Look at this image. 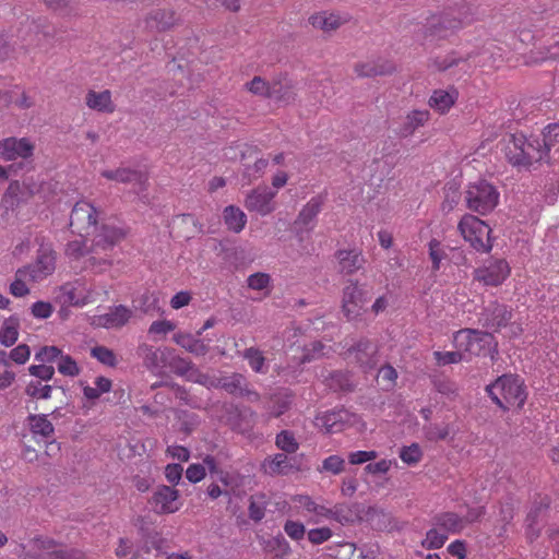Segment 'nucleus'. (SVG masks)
Returning <instances> with one entry per match:
<instances>
[{
    "label": "nucleus",
    "instance_id": "obj_52",
    "mask_svg": "<svg viewBox=\"0 0 559 559\" xmlns=\"http://www.w3.org/2000/svg\"><path fill=\"white\" fill-rule=\"evenodd\" d=\"M400 457L404 463L415 465L421 460L423 451L417 443H412L401 449Z\"/></svg>",
    "mask_w": 559,
    "mask_h": 559
},
{
    "label": "nucleus",
    "instance_id": "obj_33",
    "mask_svg": "<svg viewBox=\"0 0 559 559\" xmlns=\"http://www.w3.org/2000/svg\"><path fill=\"white\" fill-rule=\"evenodd\" d=\"M457 95L455 88L436 90L429 98V106L440 114H444L455 104Z\"/></svg>",
    "mask_w": 559,
    "mask_h": 559
},
{
    "label": "nucleus",
    "instance_id": "obj_5",
    "mask_svg": "<svg viewBox=\"0 0 559 559\" xmlns=\"http://www.w3.org/2000/svg\"><path fill=\"white\" fill-rule=\"evenodd\" d=\"M453 340L457 349L471 356H490L495 360L498 355V343L492 333L487 331L462 329L454 333Z\"/></svg>",
    "mask_w": 559,
    "mask_h": 559
},
{
    "label": "nucleus",
    "instance_id": "obj_40",
    "mask_svg": "<svg viewBox=\"0 0 559 559\" xmlns=\"http://www.w3.org/2000/svg\"><path fill=\"white\" fill-rule=\"evenodd\" d=\"M221 386L229 394L235 396H242L246 392V385L248 384L246 378L240 373H233L221 380Z\"/></svg>",
    "mask_w": 559,
    "mask_h": 559
},
{
    "label": "nucleus",
    "instance_id": "obj_20",
    "mask_svg": "<svg viewBox=\"0 0 559 559\" xmlns=\"http://www.w3.org/2000/svg\"><path fill=\"white\" fill-rule=\"evenodd\" d=\"M377 354V345L367 338H361L347 349L346 357L355 360L364 368L372 369L379 361Z\"/></svg>",
    "mask_w": 559,
    "mask_h": 559
},
{
    "label": "nucleus",
    "instance_id": "obj_25",
    "mask_svg": "<svg viewBox=\"0 0 559 559\" xmlns=\"http://www.w3.org/2000/svg\"><path fill=\"white\" fill-rule=\"evenodd\" d=\"M294 502L298 503L299 507L304 508L307 512L313 513L316 519L312 520L313 523H319L320 519H333L336 521H341L338 511L336 509H329L324 506L317 503L309 496L298 495L294 497Z\"/></svg>",
    "mask_w": 559,
    "mask_h": 559
},
{
    "label": "nucleus",
    "instance_id": "obj_44",
    "mask_svg": "<svg viewBox=\"0 0 559 559\" xmlns=\"http://www.w3.org/2000/svg\"><path fill=\"white\" fill-rule=\"evenodd\" d=\"M25 393L32 399L49 400L52 393V385L43 384L39 380H32L26 384Z\"/></svg>",
    "mask_w": 559,
    "mask_h": 559
},
{
    "label": "nucleus",
    "instance_id": "obj_63",
    "mask_svg": "<svg viewBox=\"0 0 559 559\" xmlns=\"http://www.w3.org/2000/svg\"><path fill=\"white\" fill-rule=\"evenodd\" d=\"M429 257L432 261L433 270H439L441 261L445 257V252L441 247V242L437 239H431L429 241Z\"/></svg>",
    "mask_w": 559,
    "mask_h": 559
},
{
    "label": "nucleus",
    "instance_id": "obj_32",
    "mask_svg": "<svg viewBox=\"0 0 559 559\" xmlns=\"http://www.w3.org/2000/svg\"><path fill=\"white\" fill-rule=\"evenodd\" d=\"M85 103L88 108L99 112L111 114L115 111V105L111 100V93L108 90L103 92L90 91L86 94Z\"/></svg>",
    "mask_w": 559,
    "mask_h": 559
},
{
    "label": "nucleus",
    "instance_id": "obj_21",
    "mask_svg": "<svg viewBox=\"0 0 559 559\" xmlns=\"http://www.w3.org/2000/svg\"><path fill=\"white\" fill-rule=\"evenodd\" d=\"M354 417L344 408L334 409L319 414L314 419V425L325 433H335L342 431L345 425L349 424Z\"/></svg>",
    "mask_w": 559,
    "mask_h": 559
},
{
    "label": "nucleus",
    "instance_id": "obj_34",
    "mask_svg": "<svg viewBox=\"0 0 559 559\" xmlns=\"http://www.w3.org/2000/svg\"><path fill=\"white\" fill-rule=\"evenodd\" d=\"M321 207V199L312 198L306 205H304V207L298 214L295 224L302 227L306 230L312 229L314 225V219L317 215L320 213Z\"/></svg>",
    "mask_w": 559,
    "mask_h": 559
},
{
    "label": "nucleus",
    "instance_id": "obj_4",
    "mask_svg": "<svg viewBox=\"0 0 559 559\" xmlns=\"http://www.w3.org/2000/svg\"><path fill=\"white\" fill-rule=\"evenodd\" d=\"M492 402L502 409L522 407L526 401L524 381L516 374H503L486 388Z\"/></svg>",
    "mask_w": 559,
    "mask_h": 559
},
{
    "label": "nucleus",
    "instance_id": "obj_58",
    "mask_svg": "<svg viewBox=\"0 0 559 559\" xmlns=\"http://www.w3.org/2000/svg\"><path fill=\"white\" fill-rule=\"evenodd\" d=\"M248 287L253 290H264L270 287L271 276L266 273L258 272L251 274L248 280Z\"/></svg>",
    "mask_w": 559,
    "mask_h": 559
},
{
    "label": "nucleus",
    "instance_id": "obj_10",
    "mask_svg": "<svg viewBox=\"0 0 559 559\" xmlns=\"http://www.w3.org/2000/svg\"><path fill=\"white\" fill-rule=\"evenodd\" d=\"M35 145L27 138H14L10 136L3 140H0V156L8 162L15 160L17 158H22L23 168L27 169L32 168V157L34 155Z\"/></svg>",
    "mask_w": 559,
    "mask_h": 559
},
{
    "label": "nucleus",
    "instance_id": "obj_41",
    "mask_svg": "<svg viewBox=\"0 0 559 559\" xmlns=\"http://www.w3.org/2000/svg\"><path fill=\"white\" fill-rule=\"evenodd\" d=\"M263 467L270 475H285L290 468L288 457L285 453H277L264 461Z\"/></svg>",
    "mask_w": 559,
    "mask_h": 559
},
{
    "label": "nucleus",
    "instance_id": "obj_19",
    "mask_svg": "<svg viewBox=\"0 0 559 559\" xmlns=\"http://www.w3.org/2000/svg\"><path fill=\"white\" fill-rule=\"evenodd\" d=\"M133 317V310L124 305L110 307L108 312L93 318L92 324L104 329H120Z\"/></svg>",
    "mask_w": 559,
    "mask_h": 559
},
{
    "label": "nucleus",
    "instance_id": "obj_17",
    "mask_svg": "<svg viewBox=\"0 0 559 559\" xmlns=\"http://www.w3.org/2000/svg\"><path fill=\"white\" fill-rule=\"evenodd\" d=\"M179 491L173 487L160 485L150 499L152 509L157 514H170L179 510Z\"/></svg>",
    "mask_w": 559,
    "mask_h": 559
},
{
    "label": "nucleus",
    "instance_id": "obj_64",
    "mask_svg": "<svg viewBox=\"0 0 559 559\" xmlns=\"http://www.w3.org/2000/svg\"><path fill=\"white\" fill-rule=\"evenodd\" d=\"M450 433L449 426L429 425L425 427V436L429 441L444 440Z\"/></svg>",
    "mask_w": 559,
    "mask_h": 559
},
{
    "label": "nucleus",
    "instance_id": "obj_60",
    "mask_svg": "<svg viewBox=\"0 0 559 559\" xmlns=\"http://www.w3.org/2000/svg\"><path fill=\"white\" fill-rule=\"evenodd\" d=\"M28 372L31 376L38 378L39 381H49L55 376V368L52 366H47L44 362H41L40 365L29 366Z\"/></svg>",
    "mask_w": 559,
    "mask_h": 559
},
{
    "label": "nucleus",
    "instance_id": "obj_54",
    "mask_svg": "<svg viewBox=\"0 0 559 559\" xmlns=\"http://www.w3.org/2000/svg\"><path fill=\"white\" fill-rule=\"evenodd\" d=\"M58 371L63 376L76 377L80 373V368L71 356L61 354L58 361Z\"/></svg>",
    "mask_w": 559,
    "mask_h": 559
},
{
    "label": "nucleus",
    "instance_id": "obj_14",
    "mask_svg": "<svg viewBox=\"0 0 559 559\" xmlns=\"http://www.w3.org/2000/svg\"><path fill=\"white\" fill-rule=\"evenodd\" d=\"M22 269L29 273V282H41L56 270V252L50 247L41 246L35 261Z\"/></svg>",
    "mask_w": 559,
    "mask_h": 559
},
{
    "label": "nucleus",
    "instance_id": "obj_62",
    "mask_svg": "<svg viewBox=\"0 0 559 559\" xmlns=\"http://www.w3.org/2000/svg\"><path fill=\"white\" fill-rule=\"evenodd\" d=\"M62 350L56 346H44L35 354V359L40 362H52L59 359Z\"/></svg>",
    "mask_w": 559,
    "mask_h": 559
},
{
    "label": "nucleus",
    "instance_id": "obj_43",
    "mask_svg": "<svg viewBox=\"0 0 559 559\" xmlns=\"http://www.w3.org/2000/svg\"><path fill=\"white\" fill-rule=\"evenodd\" d=\"M242 357L248 361L251 369L257 373H266L265 357L257 347H249L242 353Z\"/></svg>",
    "mask_w": 559,
    "mask_h": 559
},
{
    "label": "nucleus",
    "instance_id": "obj_30",
    "mask_svg": "<svg viewBox=\"0 0 559 559\" xmlns=\"http://www.w3.org/2000/svg\"><path fill=\"white\" fill-rule=\"evenodd\" d=\"M432 526L440 528L445 535L457 534L464 528V520L454 512H441L431 519Z\"/></svg>",
    "mask_w": 559,
    "mask_h": 559
},
{
    "label": "nucleus",
    "instance_id": "obj_8",
    "mask_svg": "<svg viewBox=\"0 0 559 559\" xmlns=\"http://www.w3.org/2000/svg\"><path fill=\"white\" fill-rule=\"evenodd\" d=\"M465 202L471 211L486 215L498 205L499 192L492 183L479 180L468 185L465 191Z\"/></svg>",
    "mask_w": 559,
    "mask_h": 559
},
{
    "label": "nucleus",
    "instance_id": "obj_46",
    "mask_svg": "<svg viewBox=\"0 0 559 559\" xmlns=\"http://www.w3.org/2000/svg\"><path fill=\"white\" fill-rule=\"evenodd\" d=\"M275 444L285 453H295L299 449V444L295 436L289 430H282L276 435Z\"/></svg>",
    "mask_w": 559,
    "mask_h": 559
},
{
    "label": "nucleus",
    "instance_id": "obj_37",
    "mask_svg": "<svg viewBox=\"0 0 559 559\" xmlns=\"http://www.w3.org/2000/svg\"><path fill=\"white\" fill-rule=\"evenodd\" d=\"M223 217L227 228L234 233H240L247 224L246 214L239 207L234 205L225 207Z\"/></svg>",
    "mask_w": 559,
    "mask_h": 559
},
{
    "label": "nucleus",
    "instance_id": "obj_2",
    "mask_svg": "<svg viewBox=\"0 0 559 559\" xmlns=\"http://www.w3.org/2000/svg\"><path fill=\"white\" fill-rule=\"evenodd\" d=\"M539 136L526 138L522 133L508 134L503 139L502 152L513 167L528 170L535 163L546 162Z\"/></svg>",
    "mask_w": 559,
    "mask_h": 559
},
{
    "label": "nucleus",
    "instance_id": "obj_28",
    "mask_svg": "<svg viewBox=\"0 0 559 559\" xmlns=\"http://www.w3.org/2000/svg\"><path fill=\"white\" fill-rule=\"evenodd\" d=\"M27 426L35 439L41 438L45 442L53 437L55 427L45 414H31L26 418Z\"/></svg>",
    "mask_w": 559,
    "mask_h": 559
},
{
    "label": "nucleus",
    "instance_id": "obj_35",
    "mask_svg": "<svg viewBox=\"0 0 559 559\" xmlns=\"http://www.w3.org/2000/svg\"><path fill=\"white\" fill-rule=\"evenodd\" d=\"M261 546L266 554H274L276 559H285L292 554V547L282 534L269 539H262Z\"/></svg>",
    "mask_w": 559,
    "mask_h": 559
},
{
    "label": "nucleus",
    "instance_id": "obj_23",
    "mask_svg": "<svg viewBox=\"0 0 559 559\" xmlns=\"http://www.w3.org/2000/svg\"><path fill=\"white\" fill-rule=\"evenodd\" d=\"M356 74L361 78H372L377 75H388L395 71L392 61L383 58L358 62L354 68Z\"/></svg>",
    "mask_w": 559,
    "mask_h": 559
},
{
    "label": "nucleus",
    "instance_id": "obj_56",
    "mask_svg": "<svg viewBox=\"0 0 559 559\" xmlns=\"http://www.w3.org/2000/svg\"><path fill=\"white\" fill-rule=\"evenodd\" d=\"M345 461L338 455H330L322 462L320 472H329L338 475L344 471Z\"/></svg>",
    "mask_w": 559,
    "mask_h": 559
},
{
    "label": "nucleus",
    "instance_id": "obj_50",
    "mask_svg": "<svg viewBox=\"0 0 559 559\" xmlns=\"http://www.w3.org/2000/svg\"><path fill=\"white\" fill-rule=\"evenodd\" d=\"M472 57V53L467 55L465 58L457 56L455 51L450 52L444 57H437L433 59V66L439 71H445L452 67L457 66L461 61H466Z\"/></svg>",
    "mask_w": 559,
    "mask_h": 559
},
{
    "label": "nucleus",
    "instance_id": "obj_38",
    "mask_svg": "<svg viewBox=\"0 0 559 559\" xmlns=\"http://www.w3.org/2000/svg\"><path fill=\"white\" fill-rule=\"evenodd\" d=\"M20 320L15 316L5 319L0 328V343L10 347L15 344L19 338Z\"/></svg>",
    "mask_w": 559,
    "mask_h": 559
},
{
    "label": "nucleus",
    "instance_id": "obj_45",
    "mask_svg": "<svg viewBox=\"0 0 559 559\" xmlns=\"http://www.w3.org/2000/svg\"><path fill=\"white\" fill-rule=\"evenodd\" d=\"M448 536L437 526H433L426 533V537L421 540V546L426 549H439L445 542Z\"/></svg>",
    "mask_w": 559,
    "mask_h": 559
},
{
    "label": "nucleus",
    "instance_id": "obj_15",
    "mask_svg": "<svg viewBox=\"0 0 559 559\" xmlns=\"http://www.w3.org/2000/svg\"><path fill=\"white\" fill-rule=\"evenodd\" d=\"M275 195L276 191L271 190L269 187H258L246 195L243 205L249 212L266 216L275 210Z\"/></svg>",
    "mask_w": 559,
    "mask_h": 559
},
{
    "label": "nucleus",
    "instance_id": "obj_26",
    "mask_svg": "<svg viewBox=\"0 0 559 559\" xmlns=\"http://www.w3.org/2000/svg\"><path fill=\"white\" fill-rule=\"evenodd\" d=\"M249 92L254 95L274 98L280 102L290 103L293 95L289 94L287 97L280 95L281 88H277V84H269L261 76H254L250 82L246 84Z\"/></svg>",
    "mask_w": 559,
    "mask_h": 559
},
{
    "label": "nucleus",
    "instance_id": "obj_24",
    "mask_svg": "<svg viewBox=\"0 0 559 559\" xmlns=\"http://www.w3.org/2000/svg\"><path fill=\"white\" fill-rule=\"evenodd\" d=\"M542 150L545 151L546 163L559 158V123H549L539 136Z\"/></svg>",
    "mask_w": 559,
    "mask_h": 559
},
{
    "label": "nucleus",
    "instance_id": "obj_27",
    "mask_svg": "<svg viewBox=\"0 0 559 559\" xmlns=\"http://www.w3.org/2000/svg\"><path fill=\"white\" fill-rule=\"evenodd\" d=\"M336 259L338 261L340 271L344 274L352 275L362 269L366 260L361 251L357 249L352 250H338L336 252Z\"/></svg>",
    "mask_w": 559,
    "mask_h": 559
},
{
    "label": "nucleus",
    "instance_id": "obj_13",
    "mask_svg": "<svg viewBox=\"0 0 559 559\" xmlns=\"http://www.w3.org/2000/svg\"><path fill=\"white\" fill-rule=\"evenodd\" d=\"M512 319V310L498 301L489 302L478 316L480 325L492 332H499L506 328Z\"/></svg>",
    "mask_w": 559,
    "mask_h": 559
},
{
    "label": "nucleus",
    "instance_id": "obj_9",
    "mask_svg": "<svg viewBox=\"0 0 559 559\" xmlns=\"http://www.w3.org/2000/svg\"><path fill=\"white\" fill-rule=\"evenodd\" d=\"M459 230L464 240L478 252H489L492 248L490 227L478 217L466 214L459 223Z\"/></svg>",
    "mask_w": 559,
    "mask_h": 559
},
{
    "label": "nucleus",
    "instance_id": "obj_31",
    "mask_svg": "<svg viewBox=\"0 0 559 559\" xmlns=\"http://www.w3.org/2000/svg\"><path fill=\"white\" fill-rule=\"evenodd\" d=\"M145 24L152 31L165 32L176 24L175 12L166 9H156L146 16Z\"/></svg>",
    "mask_w": 559,
    "mask_h": 559
},
{
    "label": "nucleus",
    "instance_id": "obj_11",
    "mask_svg": "<svg viewBox=\"0 0 559 559\" xmlns=\"http://www.w3.org/2000/svg\"><path fill=\"white\" fill-rule=\"evenodd\" d=\"M368 293L358 282L349 281L343 289L342 309L348 320H356L365 311L368 302Z\"/></svg>",
    "mask_w": 559,
    "mask_h": 559
},
{
    "label": "nucleus",
    "instance_id": "obj_16",
    "mask_svg": "<svg viewBox=\"0 0 559 559\" xmlns=\"http://www.w3.org/2000/svg\"><path fill=\"white\" fill-rule=\"evenodd\" d=\"M100 175L108 180H114L120 183H131L133 186V191L136 194H140L147 189L148 177L141 170L120 167L115 170H103Z\"/></svg>",
    "mask_w": 559,
    "mask_h": 559
},
{
    "label": "nucleus",
    "instance_id": "obj_22",
    "mask_svg": "<svg viewBox=\"0 0 559 559\" xmlns=\"http://www.w3.org/2000/svg\"><path fill=\"white\" fill-rule=\"evenodd\" d=\"M136 354L142 359L144 367L154 372L167 365L171 349L168 347L155 348L150 344L142 343L138 346Z\"/></svg>",
    "mask_w": 559,
    "mask_h": 559
},
{
    "label": "nucleus",
    "instance_id": "obj_55",
    "mask_svg": "<svg viewBox=\"0 0 559 559\" xmlns=\"http://www.w3.org/2000/svg\"><path fill=\"white\" fill-rule=\"evenodd\" d=\"M325 345L321 342L311 343L310 347H305L304 354L300 357V364H307L323 357L326 353L324 352Z\"/></svg>",
    "mask_w": 559,
    "mask_h": 559
},
{
    "label": "nucleus",
    "instance_id": "obj_47",
    "mask_svg": "<svg viewBox=\"0 0 559 559\" xmlns=\"http://www.w3.org/2000/svg\"><path fill=\"white\" fill-rule=\"evenodd\" d=\"M269 165V160L265 158H258L252 165H245L242 177L247 180L248 183L260 178L266 167Z\"/></svg>",
    "mask_w": 559,
    "mask_h": 559
},
{
    "label": "nucleus",
    "instance_id": "obj_36",
    "mask_svg": "<svg viewBox=\"0 0 559 559\" xmlns=\"http://www.w3.org/2000/svg\"><path fill=\"white\" fill-rule=\"evenodd\" d=\"M173 340L187 352L197 356H204L209 352V346L192 334L177 333L174 335Z\"/></svg>",
    "mask_w": 559,
    "mask_h": 559
},
{
    "label": "nucleus",
    "instance_id": "obj_18",
    "mask_svg": "<svg viewBox=\"0 0 559 559\" xmlns=\"http://www.w3.org/2000/svg\"><path fill=\"white\" fill-rule=\"evenodd\" d=\"M510 274V266L506 260L490 261L487 265L474 271V278L488 286H498Z\"/></svg>",
    "mask_w": 559,
    "mask_h": 559
},
{
    "label": "nucleus",
    "instance_id": "obj_49",
    "mask_svg": "<svg viewBox=\"0 0 559 559\" xmlns=\"http://www.w3.org/2000/svg\"><path fill=\"white\" fill-rule=\"evenodd\" d=\"M91 356L108 367H116L118 364L117 356L114 350L106 346L93 347L91 349Z\"/></svg>",
    "mask_w": 559,
    "mask_h": 559
},
{
    "label": "nucleus",
    "instance_id": "obj_48",
    "mask_svg": "<svg viewBox=\"0 0 559 559\" xmlns=\"http://www.w3.org/2000/svg\"><path fill=\"white\" fill-rule=\"evenodd\" d=\"M166 366H168L177 376H186L190 370L193 369V364L190 360L174 355L173 349Z\"/></svg>",
    "mask_w": 559,
    "mask_h": 559
},
{
    "label": "nucleus",
    "instance_id": "obj_53",
    "mask_svg": "<svg viewBox=\"0 0 559 559\" xmlns=\"http://www.w3.org/2000/svg\"><path fill=\"white\" fill-rule=\"evenodd\" d=\"M91 253V249L88 250L86 248L85 241L81 239H75L72 241H69L66 246V255L70 260H79L82 257H84L87 253Z\"/></svg>",
    "mask_w": 559,
    "mask_h": 559
},
{
    "label": "nucleus",
    "instance_id": "obj_39",
    "mask_svg": "<svg viewBox=\"0 0 559 559\" xmlns=\"http://www.w3.org/2000/svg\"><path fill=\"white\" fill-rule=\"evenodd\" d=\"M309 23L316 28L330 32L338 28L343 22L338 15L322 12L311 15Z\"/></svg>",
    "mask_w": 559,
    "mask_h": 559
},
{
    "label": "nucleus",
    "instance_id": "obj_61",
    "mask_svg": "<svg viewBox=\"0 0 559 559\" xmlns=\"http://www.w3.org/2000/svg\"><path fill=\"white\" fill-rule=\"evenodd\" d=\"M308 540L313 545H321L328 542L332 536L333 532L330 527H318L312 528L308 532Z\"/></svg>",
    "mask_w": 559,
    "mask_h": 559
},
{
    "label": "nucleus",
    "instance_id": "obj_7",
    "mask_svg": "<svg viewBox=\"0 0 559 559\" xmlns=\"http://www.w3.org/2000/svg\"><path fill=\"white\" fill-rule=\"evenodd\" d=\"M126 236L127 231L123 228L112 224H103L93 239L91 253L97 254L100 251H107L124 239ZM110 264L107 259H97L95 255H91L85 262V267L102 271L103 266Z\"/></svg>",
    "mask_w": 559,
    "mask_h": 559
},
{
    "label": "nucleus",
    "instance_id": "obj_51",
    "mask_svg": "<svg viewBox=\"0 0 559 559\" xmlns=\"http://www.w3.org/2000/svg\"><path fill=\"white\" fill-rule=\"evenodd\" d=\"M265 509H266V504H265L263 495L251 497L248 511H249V518L252 521H254V522L261 521L265 515Z\"/></svg>",
    "mask_w": 559,
    "mask_h": 559
},
{
    "label": "nucleus",
    "instance_id": "obj_3",
    "mask_svg": "<svg viewBox=\"0 0 559 559\" xmlns=\"http://www.w3.org/2000/svg\"><path fill=\"white\" fill-rule=\"evenodd\" d=\"M539 136L526 138L522 133L508 134L503 139L502 152L513 167L528 170L535 163L546 162Z\"/></svg>",
    "mask_w": 559,
    "mask_h": 559
},
{
    "label": "nucleus",
    "instance_id": "obj_6",
    "mask_svg": "<svg viewBox=\"0 0 559 559\" xmlns=\"http://www.w3.org/2000/svg\"><path fill=\"white\" fill-rule=\"evenodd\" d=\"M31 545L33 550H25V546L21 545L22 559H46L37 551L46 554L50 559H88L85 552L78 548H67L60 542L44 535L32 538Z\"/></svg>",
    "mask_w": 559,
    "mask_h": 559
},
{
    "label": "nucleus",
    "instance_id": "obj_12",
    "mask_svg": "<svg viewBox=\"0 0 559 559\" xmlns=\"http://www.w3.org/2000/svg\"><path fill=\"white\" fill-rule=\"evenodd\" d=\"M98 212L87 201L75 203L70 215V228L80 236L90 235L96 227Z\"/></svg>",
    "mask_w": 559,
    "mask_h": 559
},
{
    "label": "nucleus",
    "instance_id": "obj_29",
    "mask_svg": "<svg viewBox=\"0 0 559 559\" xmlns=\"http://www.w3.org/2000/svg\"><path fill=\"white\" fill-rule=\"evenodd\" d=\"M429 119L430 112L428 110H412L405 116L401 127L397 130V135L400 138L411 136L417 129L424 127Z\"/></svg>",
    "mask_w": 559,
    "mask_h": 559
},
{
    "label": "nucleus",
    "instance_id": "obj_59",
    "mask_svg": "<svg viewBox=\"0 0 559 559\" xmlns=\"http://www.w3.org/2000/svg\"><path fill=\"white\" fill-rule=\"evenodd\" d=\"M433 356L440 366L457 364L465 359L460 349L455 352H435Z\"/></svg>",
    "mask_w": 559,
    "mask_h": 559
},
{
    "label": "nucleus",
    "instance_id": "obj_1",
    "mask_svg": "<svg viewBox=\"0 0 559 559\" xmlns=\"http://www.w3.org/2000/svg\"><path fill=\"white\" fill-rule=\"evenodd\" d=\"M473 21L474 12L472 5L466 1H461L440 13L431 14L427 17L425 34L433 38L445 39Z\"/></svg>",
    "mask_w": 559,
    "mask_h": 559
},
{
    "label": "nucleus",
    "instance_id": "obj_57",
    "mask_svg": "<svg viewBox=\"0 0 559 559\" xmlns=\"http://www.w3.org/2000/svg\"><path fill=\"white\" fill-rule=\"evenodd\" d=\"M283 528L287 536L295 542L301 540L306 534L305 525L298 521L287 520Z\"/></svg>",
    "mask_w": 559,
    "mask_h": 559
},
{
    "label": "nucleus",
    "instance_id": "obj_42",
    "mask_svg": "<svg viewBox=\"0 0 559 559\" xmlns=\"http://www.w3.org/2000/svg\"><path fill=\"white\" fill-rule=\"evenodd\" d=\"M27 282H29V273L22 267L17 269L14 274V281L10 284V294L17 298L27 296L31 292L27 287Z\"/></svg>",
    "mask_w": 559,
    "mask_h": 559
}]
</instances>
